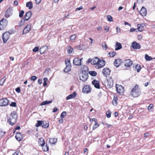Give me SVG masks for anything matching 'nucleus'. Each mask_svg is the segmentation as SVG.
<instances>
[{"mask_svg":"<svg viewBox=\"0 0 155 155\" xmlns=\"http://www.w3.org/2000/svg\"><path fill=\"white\" fill-rule=\"evenodd\" d=\"M88 73L90 75L93 76H95L97 74V72L94 71H89Z\"/></svg>","mask_w":155,"mask_h":155,"instance_id":"35","label":"nucleus"},{"mask_svg":"<svg viewBox=\"0 0 155 155\" xmlns=\"http://www.w3.org/2000/svg\"><path fill=\"white\" fill-rule=\"evenodd\" d=\"M2 20H3L2 23V25L4 26H6L8 23L7 20L5 18H3Z\"/></svg>","mask_w":155,"mask_h":155,"instance_id":"36","label":"nucleus"},{"mask_svg":"<svg viewBox=\"0 0 155 155\" xmlns=\"http://www.w3.org/2000/svg\"><path fill=\"white\" fill-rule=\"evenodd\" d=\"M104 30L105 31V32L108 31L109 30V27L108 26H105L104 27Z\"/></svg>","mask_w":155,"mask_h":155,"instance_id":"51","label":"nucleus"},{"mask_svg":"<svg viewBox=\"0 0 155 155\" xmlns=\"http://www.w3.org/2000/svg\"><path fill=\"white\" fill-rule=\"evenodd\" d=\"M51 71V70L50 68H47L45 71V73H47V74H48V73Z\"/></svg>","mask_w":155,"mask_h":155,"instance_id":"53","label":"nucleus"},{"mask_svg":"<svg viewBox=\"0 0 155 155\" xmlns=\"http://www.w3.org/2000/svg\"><path fill=\"white\" fill-rule=\"evenodd\" d=\"M10 34L9 32H6L3 33L2 35V39L3 42L4 43H6L9 38V36Z\"/></svg>","mask_w":155,"mask_h":155,"instance_id":"6","label":"nucleus"},{"mask_svg":"<svg viewBox=\"0 0 155 155\" xmlns=\"http://www.w3.org/2000/svg\"><path fill=\"white\" fill-rule=\"evenodd\" d=\"M97 29L98 31H101L102 29V27L101 26H99L97 28Z\"/></svg>","mask_w":155,"mask_h":155,"instance_id":"59","label":"nucleus"},{"mask_svg":"<svg viewBox=\"0 0 155 155\" xmlns=\"http://www.w3.org/2000/svg\"><path fill=\"white\" fill-rule=\"evenodd\" d=\"M116 54V52L114 51H111L109 53L110 56L112 57H114L115 55Z\"/></svg>","mask_w":155,"mask_h":155,"instance_id":"48","label":"nucleus"},{"mask_svg":"<svg viewBox=\"0 0 155 155\" xmlns=\"http://www.w3.org/2000/svg\"><path fill=\"white\" fill-rule=\"evenodd\" d=\"M31 29V24L27 25L24 29L23 31V34H25L28 32Z\"/></svg>","mask_w":155,"mask_h":155,"instance_id":"11","label":"nucleus"},{"mask_svg":"<svg viewBox=\"0 0 155 155\" xmlns=\"http://www.w3.org/2000/svg\"><path fill=\"white\" fill-rule=\"evenodd\" d=\"M102 48L103 49L105 50H106L107 48V46L106 44L105 43V42H103L101 44Z\"/></svg>","mask_w":155,"mask_h":155,"instance_id":"40","label":"nucleus"},{"mask_svg":"<svg viewBox=\"0 0 155 155\" xmlns=\"http://www.w3.org/2000/svg\"><path fill=\"white\" fill-rule=\"evenodd\" d=\"M41 147H42V150L44 151H47L49 150V147L47 144L46 145H43Z\"/></svg>","mask_w":155,"mask_h":155,"instance_id":"31","label":"nucleus"},{"mask_svg":"<svg viewBox=\"0 0 155 155\" xmlns=\"http://www.w3.org/2000/svg\"><path fill=\"white\" fill-rule=\"evenodd\" d=\"M122 62V60L120 59H116L114 62V64L117 67H118Z\"/></svg>","mask_w":155,"mask_h":155,"instance_id":"16","label":"nucleus"},{"mask_svg":"<svg viewBox=\"0 0 155 155\" xmlns=\"http://www.w3.org/2000/svg\"><path fill=\"white\" fill-rule=\"evenodd\" d=\"M8 100L6 98H3L0 99V106H6L8 104Z\"/></svg>","mask_w":155,"mask_h":155,"instance_id":"7","label":"nucleus"},{"mask_svg":"<svg viewBox=\"0 0 155 155\" xmlns=\"http://www.w3.org/2000/svg\"><path fill=\"white\" fill-rule=\"evenodd\" d=\"M99 125L97 123V122H95V124L93 125V130H94L95 129L97 128L99 126Z\"/></svg>","mask_w":155,"mask_h":155,"instance_id":"42","label":"nucleus"},{"mask_svg":"<svg viewBox=\"0 0 155 155\" xmlns=\"http://www.w3.org/2000/svg\"><path fill=\"white\" fill-rule=\"evenodd\" d=\"M153 104H150L149 106L148 107V109L149 110H151V109L153 108Z\"/></svg>","mask_w":155,"mask_h":155,"instance_id":"54","label":"nucleus"},{"mask_svg":"<svg viewBox=\"0 0 155 155\" xmlns=\"http://www.w3.org/2000/svg\"><path fill=\"white\" fill-rule=\"evenodd\" d=\"M107 18L108 21H113L112 18L111 16L108 15L107 16Z\"/></svg>","mask_w":155,"mask_h":155,"instance_id":"47","label":"nucleus"},{"mask_svg":"<svg viewBox=\"0 0 155 155\" xmlns=\"http://www.w3.org/2000/svg\"><path fill=\"white\" fill-rule=\"evenodd\" d=\"M140 94V91L138 88H133L130 92V95L134 97H137Z\"/></svg>","mask_w":155,"mask_h":155,"instance_id":"4","label":"nucleus"},{"mask_svg":"<svg viewBox=\"0 0 155 155\" xmlns=\"http://www.w3.org/2000/svg\"><path fill=\"white\" fill-rule=\"evenodd\" d=\"M38 142L41 146L45 145V142L44 139L42 138H41L39 139Z\"/></svg>","mask_w":155,"mask_h":155,"instance_id":"25","label":"nucleus"},{"mask_svg":"<svg viewBox=\"0 0 155 155\" xmlns=\"http://www.w3.org/2000/svg\"><path fill=\"white\" fill-rule=\"evenodd\" d=\"M131 46L133 48L136 49H139L141 47L140 44L135 41L133 42L132 43Z\"/></svg>","mask_w":155,"mask_h":155,"instance_id":"12","label":"nucleus"},{"mask_svg":"<svg viewBox=\"0 0 155 155\" xmlns=\"http://www.w3.org/2000/svg\"><path fill=\"white\" fill-rule=\"evenodd\" d=\"M31 12H27L25 15V20H25H28L31 17Z\"/></svg>","mask_w":155,"mask_h":155,"instance_id":"19","label":"nucleus"},{"mask_svg":"<svg viewBox=\"0 0 155 155\" xmlns=\"http://www.w3.org/2000/svg\"><path fill=\"white\" fill-rule=\"evenodd\" d=\"M115 48V50H120L122 48V45L120 43L117 42L116 44Z\"/></svg>","mask_w":155,"mask_h":155,"instance_id":"23","label":"nucleus"},{"mask_svg":"<svg viewBox=\"0 0 155 155\" xmlns=\"http://www.w3.org/2000/svg\"><path fill=\"white\" fill-rule=\"evenodd\" d=\"M66 113L65 111H63L61 114L60 117L61 118H63L66 115Z\"/></svg>","mask_w":155,"mask_h":155,"instance_id":"49","label":"nucleus"},{"mask_svg":"<svg viewBox=\"0 0 155 155\" xmlns=\"http://www.w3.org/2000/svg\"><path fill=\"white\" fill-rule=\"evenodd\" d=\"M44 83L43 85L44 87H45L47 85V81H48V79L47 78L45 77L43 78Z\"/></svg>","mask_w":155,"mask_h":155,"instance_id":"39","label":"nucleus"},{"mask_svg":"<svg viewBox=\"0 0 155 155\" xmlns=\"http://www.w3.org/2000/svg\"><path fill=\"white\" fill-rule=\"evenodd\" d=\"M92 59L91 58H89L88 59V60L87 61V63H91L92 64Z\"/></svg>","mask_w":155,"mask_h":155,"instance_id":"64","label":"nucleus"},{"mask_svg":"<svg viewBox=\"0 0 155 155\" xmlns=\"http://www.w3.org/2000/svg\"><path fill=\"white\" fill-rule=\"evenodd\" d=\"M67 51L69 53H71L74 51V49L71 46H69L67 48Z\"/></svg>","mask_w":155,"mask_h":155,"instance_id":"37","label":"nucleus"},{"mask_svg":"<svg viewBox=\"0 0 155 155\" xmlns=\"http://www.w3.org/2000/svg\"><path fill=\"white\" fill-rule=\"evenodd\" d=\"M57 141V140L56 138H50L49 139V142L51 144H54Z\"/></svg>","mask_w":155,"mask_h":155,"instance_id":"30","label":"nucleus"},{"mask_svg":"<svg viewBox=\"0 0 155 155\" xmlns=\"http://www.w3.org/2000/svg\"><path fill=\"white\" fill-rule=\"evenodd\" d=\"M65 63L66 65V67L64 69V71L68 72L70 71L71 68L70 61L69 60L67 59L65 60Z\"/></svg>","mask_w":155,"mask_h":155,"instance_id":"5","label":"nucleus"},{"mask_svg":"<svg viewBox=\"0 0 155 155\" xmlns=\"http://www.w3.org/2000/svg\"><path fill=\"white\" fill-rule=\"evenodd\" d=\"M49 126V124L46 121H43L42 127L44 128H48Z\"/></svg>","mask_w":155,"mask_h":155,"instance_id":"28","label":"nucleus"},{"mask_svg":"<svg viewBox=\"0 0 155 155\" xmlns=\"http://www.w3.org/2000/svg\"><path fill=\"white\" fill-rule=\"evenodd\" d=\"M145 59L147 61H150L152 59V58L151 57L149 56L147 54H145Z\"/></svg>","mask_w":155,"mask_h":155,"instance_id":"38","label":"nucleus"},{"mask_svg":"<svg viewBox=\"0 0 155 155\" xmlns=\"http://www.w3.org/2000/svg\"><path fill=\"white\" fill-rule=\"evenodd\" d=\"M92 64L95 65L96 69H99L103 67L105 65V62L103 60H101L97 57H95L92 59Z\"/></svg>","mask_w":155,"mask_h":155,"instance_id":"1","label":"nucleus"},{"mask_svg":"<svg viewBox=\"0 0 155 155\" xmlns=\"http://www.w3.org/2000/svg\"><path fill=\"white\" fill-rule=\"evenodd\" d=\"M76 38V35H72L70 37V39H71V41H74L75 40Z\"/></svg>","mask_w":155,"mask_h":155,"instance_id":"45","label":"nucleus"},{"mask_svg":"<svg viewBox=\"0 0 155 155\" xmlns=\"http://www.w3.org/2000/svg\"><path fill=\"white\" fill-rule=\"evenodd\" d=\"M15 137L16 139L18 141L21 140L23 139L22 135L20 133H17Z\"/></svg>","mask_w":155,"mask_h":155,"instance_id":"15","label":"nucleus"},{"mask_svg":"<svg viewBox=\"0 0 155 155\" xmlns=\"http://www.w3.org/2000/svg\"><path fill=\"white\" fill-rule=\"evenodd\" d=\"M39 50V48L38 47H35L33 49V51L34 52H36Z\"/></svg>","mask_w":155,"mask_h":155,"instance_id":"50","label":"nucleus"},{"mask_svg":"<svg viewBox=\"0 0 155 155\" xmlns=\"http://www.w3.org/2000/svg\"><path fill=\"white\" fill-rule=\"evenodd\" d=\"M124 65L126 67H130L132 64V61L130 59H127L124 60Z\"/></svg>","mask_w":155,"mask_h":155,"instance_id":"13","label":"nucleus"},{"mask_svg":"<svg viewBox=\"0 0 155 155\" xmlns=\"http://www.w3.org/2000/svg\"><path fill=\"white\" fill-rule=\"evenodd\" d=\"M110 70L108 68H106L104 69L102 71V73L106 77L108 76L110 73Z\"/></svg>","mask_w":155,"mask_h":155,"instance_id":"10","label":"nucleus"},{"mask_svg":"<svg viewBox=\"0 0 155 155\" xmlns=\"http://www.w3.org/2000/svg\"><path fill=\"white\" fill-rule=\"evenodd\" d=\"M116 30L117 32H120V29L119 27H117L116 28Z\"/></svg>","mask_w":155,"mask_h":155,"instance_id":"60","label":"nucleus"},{"mask_svg":"<svg viewBox=\"0 0 155 155\" xmlns=\"http://www.w3.org/2000/svg\"><path fill=\"white\" fill-rule=\"evenodd\" d=\"M43 121L37 120V123L35 124V126L37 127H38L41 126H42Z\"/></svg>","mask_w":155,"mask_h":155,"instance_id":"32","label":"nucleus"},{"mask_svg":"<svg viewBox=\"0 0 155 155\" xmlns=\"http://www.w3.org/2000/svg\"><path fill=\"white\" fill-rule=\"evenodd\" d=\"M81 70L82 73L79 76L80 79L83 81H86L88 78L87 68L86 66H84V69H82Z\"/></svg>","mask_w":155,"mask_h":155,"instance_id":"2","label":"nucleus"},{"mask_svg":"<svg viewBox=\"0 0 155 155\" xmlns=\"http://www.w3.org/2000/svg\"><path fill=\"white\" fill-rule=\"evenodd\" d=\"M42 82V79L41 78H40L38 80V83L39 84H41Z\"/></svg>","mask_w":155,"mask_h":155,"instance_id":"63","label":"nucleus"},{"mask_svg":"<svg viewBox=\"0 0 155 155\" xmlns=\"http://www.w3.org/2000/svg\"><path fill=\"white\" fill-rule=\"evenodd\" d=\"M144 25L143 24H139L137 25V28L138 31H141L143 30Z\"/></svg>","mask_w":155,"mask_h":155,"instance_id":"29","label":"nucleus"},{"mask_svg":"<svg viewBox=\"0 0 155 155\" xmlns=\"http://www.w3.org/2000/svg\"><path fill=\"white\" fill-rule=\"evenodd\" d=\"M24 23V21L23 22L22 20H21L19 23V26H21Z\"/></svg>","mask_w":155,"mask_h":155,"instance_id":"57","label":"nucleus"},{"mask_svg":"<svg viewBox=\"0 0 155 155\" xmlns=\"http://www.w3.org/2000/svg\"><path fill=\"white\" fill-rule=\"evenodd\" d=\"M53 113H54L56 112L58 110V109L56 107H54L53 109Z\"/></svg>","mask_w":155,"mask_h":155,"instance_id":"58","label":"nucleus"},{"mask_svg":"<svg viewBox=\"0 0 155 155\" xmlns=\"http://www.w3.org/2000/svg\"><path fill=\"white\" fill-rule=\"evenodd\" d=\"M91 90V88H83L82 91L83 93L87 94L90 93Z\"/></svg>","mask_w":155,"mask_h":155,"instance_id":"18","label":"nucleus"},{"mask_svg":"<svg viewBox=\"0 0 155 155\" xmlns=\"http://www.w3.org/2000/svg\"><path fill=\"white\" fill-rule=\"evenodd\" d=\"M6 78L5 76L3 77L0 80V85L1 86L2 85L4 82H5L6 80Z\"/></svg>","mask_w":155,"mask_h":155,"instance_id":"34","label":"nucleus"},{"mask_svg":"<svg viewBox=\"0 0 155 155\" xmlns=\"http://www.w3.org/2000/svg\"><path fill=\"white\" fill-rule=\"evenodd\" d=\"M82 8H83L82 7V6H81L79 8H76V11H79L81 9H82Z\"/></svg>","mask_w":155,"mask_h":155,"instance_id":"62","label":"nucleus"},{"mask_svg":"<svg viewBox=\"0 0 155 155\" xmlns=\"http://www.w3.org/2000/svg\"><path fill=\"white\" fill-rule=\"evenodd\" d=\"M3 20H1L0 21V30H2L4 28V27H5V26H4L3 25H2V23Z\"/></svg>","mask_w":155,"mask_h":155,"instance_id":"44","label":"nucleus"},{"mask_svg":"<svg viewBox=\"0 0 155 155\" xmlns=\"http://www.w3.org/2000/svg\"><path fill=\"white\" fill-rule=\"evenodd\" d=\"M135 68L137 70V72H139L141 69L140 66V65L137 64L135 67Z\"/></svg>","mask_w":155,"mask_h":155,"instance_id":"43","label":"nucleus"},{"mask_svg":"<svg viewBox=\"0 0 155 155\" xmlns=\"http://www.w3.org/2000/svg\"><path fill=\"white\" fill-rule=\"evenodd\" d=\"M26 7H28L29 9H31L33 8V5L31 2H27Z\"/></svg>","mask_w":155,"mask_h":155,"instance_id":"27","label":"nucleus"},{"mask_svg":"<svg viewBox=\"0 0 155 155\" xmlns=\"http://www.w3.org/2000/svg\"><path fill=\"white\" fill-rule=\"evenodd\" d=\"M105 125L107 126V127L108 128H110L111 127H112V126L111 125L109 124H108L105 123Z\"/></svg>","mask_w":155,"mask_h":155,"instance_id":"56","label":"nucleus"},{"mask_svg":"<svg viewBox=\"0 0 155 155\" xmlns=\"http://www.w3.org/2000/svg\"><path fill=\"white\" fill-rule=\"evenodd\" d=\"M113 81L110 79H108L105 82V86L106 87H112L113 86Z\"/></svg>","mask_w":155,"mask_h":155,"instance_id":"8","label":"nucleus"},{"mask_svg":"<svg viewBox=\"0 0 155 155\" xmlns=\"http://www.w3.org/2000/svg\"><path fill=\"white\" fill-rule=\"evenodd\" d=\"M24 11L23 10H21L19 12V17L20 18H21L23 17V15L24 13Z\"/></svg>","mask_w":155,"mask_h":155,"instance_id":"46","label":"nucleus"},{"mask_svg":"<svg viewBox=\"0 0 155 155\" xmlns=\"http://www.w3.org/2000/svg\"><path fill=\"white\" fill-rule=\"evenodd\" d=\"M48 47L46 46H44L41 48L40 49L39 51L41 54H43L47 49Z\"/></svg>","mask_w":155,"mask_h":155,"instance_id":"20","label":"nucleus"},{"mask_svg":"<svg viewBox=\"0 0 155 155\" xmlns=\"http://www.w3.org/2000/svg\"><path fill=\"white\" fill-rule=\"evenodd\" d=\"M139 13L143 16H145L147 14V10L144 7H142L140 10Z\"/></svg>","mask_w":155,"mask_h":155,"instance_id":"14","label":"nucleus"},{"mask_svg":"<svg viewBox=\"0 0 155 155\" xmlns=\"http://www.w3.org/2000/svg\"><path fill=\"white\" fill-rule=\"evenodd\" d=\"M82 59H79L78 58H75L73 61V64L76 66L80 65Z\"/></svg>","mask_w":155,"mask_h":155,"instance_id":"9","label":"nucleus"},{"mask_svg":"<svg viewBox=\"0 0 155 155\" xmlns=\"http://www.w3.org/2000/svg\"><path fill=\"white\" fill-rule=\"evenodd\" d=\"M10 105L12 107H15L16 106V104L15 102H12L10 104Z\"/></svg>","mask_w":155,"mask_h":155,"instance_id":"55","label":"nucleus"},{"mask_svg":"<svg viewBox=\"0 0 155 155\" xmlns=\"http://www.w3.org/2000/svg\"><path fill=\"white\" fill-rule=\"evenodd\" d=\"M52 101H44L43 102H42L41 103V105H45L46 104H49L50 103H52Z\"/></svg>","mask_w":155,"mask_h":155,"instance_id":"33","label":"nucleus"},{"mask_svg":"<svg viewBox=\"0 0 155 155\" xmlns=\"http://www.w3.org/2000/svg\"><path fill=\"white\" fill-rule=\"evenodd\" d=\"M17 118V114L15 112L13 111L11 113V116L10 118L8 119V121L9 124L12 126L16 123Z\"/></svg>","mask_w":155,"mask_h":155,"instance_id":"3","label":"nucleus"},{"mask_svg":"<svg viewBox=\"0 0 155 155\" xmlns=\"http://www.w3.org/2000/svg\"><path fill=\"white\" fill-rule=\"evenodd\" d=\"M118 100V98L117 97L114 96V98L112 101V104L114 106H116L117 104V100Z\"/></svg>","mask_w":155,"mask_h":155,"instance_id":"26","label":"nucleus"},{"mask_svg":"<svg viewBox=\"0 0 155 155\" xmlns=\"http://www.w3.org/2000/svg\"><path fill=\"white\" fill-rule=\"evenodd\" d=\"M16 91L18 93H19L20 91V88H16L15 89Z\"/></svg>","mask_w":155,"mask_h":155,"instance_id":"61","label":"nucleus"},{"mask_svg":"<svg viewBox=\"0 0 155 155\" xmlns=\"http://www.w3.org/2000/svg\"><path fill=\"white\" fill-rule=\"evenodd\" d=\"M117 93L119 94H122L124 92V88H116Z\"/></svg>","mask_w":155,"mask_h":155,"instance_id":"24","label":"nucleus"},{"mask_svg":"<svg viewBox=\"0 0 155 155\" xmlns=\"http://www.w3.org/2000/svg\"><path fill=\"white\" fill-rule=\"evenodd\" d=\"M37 78V77L35 76H33L31 78V80L33 81H35Z\"/></svg>","mask_w":155,"mask_h":155,"instance_id":"52","label":"nucleus"},{"mask_svg":"<svg viewBox=\"0 0 155 155\" xmlns=\"http://www.w3.org/2000/svg\"><path fill=\"white\" fill-rule=\"evenodd\" d=\"M92 83L94 86V87H100L99 82L96 80H93Z\"/></svg>","mask_w":155,"mask_h":155,"instance_id":"21","label":"nucleus"},{"mask_svg":"<svg viewBox=\"0 0 155 155\" xmlns=\"http://www.w3.org/2000/svg\"><path fill=\"white\" fill-rule=\"evenodd\" d=\"M77 93L75 92H74L72 94H71L69 95L68 96L66 97V100L75 98L76 96Z\"/></svg>","mask_w":155,"mask_h":155,"instance_id":"17","label":"nucleus"},{"mask_svg":"<svg viewBox=\"0 0 155 155\" xmlns=\"http://www.w3.org/2000/svg\"><path fill=\"white\" fill-rule=\"evenodd\" d=\"M12 15V13L11 12L10 10L8 9L6 12L5 14V16L6 18H8L10 16Z\"/></svg>","mask_w":155,"mask_h":155,"instance_id":"22","label":"nucleus"},{"mask_svg":"<svg viewBox=\"0 0 155 155\" xmlns=\"http://www.w3.org/2000/svg\"><path fill=\"white\" fill-rule=\"evenodd\" d=\"M111 113L110 110H108L106 112V115L107 117L109 118L110 117Z\"/></svg>","mask_w":155,"mask_h":155,"instance_id":"41","label":"nucleus"}]
</instances>
